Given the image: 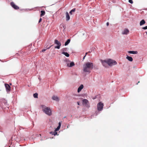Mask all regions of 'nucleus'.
Returning a JSON list of instances; mask_svg holds the SVG:
<instances>
[{
  "label": "nucleus",
  "instance_id": "f257e3e1",
  "mask_svg": "<svg viewBox=\"0 0 147 147\" xmlns=\"http://www.w3.org/2000/svg\"><path fill=\"white\" fill-rule=\"evenodd\" d=\"M93 64L92 63L88 62L85 63L83 65L84 71L90 73L93 68Z\"/></svg>",
  "mask_w": 147,
  "mask_h": 147
},
{
  "label": "nucleus",
  "instance_id": "f03ea898",
  "mask_svg": "<svg viewBox=\"0 0 147 147\" xmlns=\"http://www.w3.org/2000/svg\"><path fill=\"white\" fill-rule=\"evenodd\" d=\"M42 109L43 111L46 114L49 116L52 115L51 110L49 108L42 106Z\"/></svg>",
  "mask_w": 147,
  "mask_h": 147
},
{
  "label": "nucleus",
  "instance_id": "7ed1b4c3",
  "mask_svg": "<svg viewBox=\"0 0 147 147\" xmlns=\"http://www.w3.org/2000/svg\"><path fill=\"white\" fill-rule=\"evenodd\" d=\"M107 60V64L110 66H112L117 64V62L111 59H109Z\"/></svg>",
  "mask_w": 147,
  "mask_h": 147
},
{
  "label": "nucleus",
  "instance_id": "20e7f679",
  "mask_svg": "<svg viewBox=\"0 0 147 147\" xmlns=\"http://www.w3.org/2000/svg\"><path fill=\"white\" fill-rule=\"evenodd\" d=\"M104 104L103 103L101 102H99L97 105V107L98 110V111H102L103 107Z\"/></svg>",
  "mask_w": 147,
  "mask_h": 147
},
{
  "label": "nucleus",
  "instance_id": "39448f33",
  "mask_svg": "<svg viewBox=\"0 0 147 147\" xmlns=\"http://www.w3.org/2000/svg\"><path fill=\"white\" fill-rule=\"evenodd\" d=\"M54 43L55 44L57 45V46H55V49H59L61 45V42L58 41L57 40L55 39L54 40Z\"/></svg>",
  "mask_w": 147,
  "mask_h": 147
},
{
  "label": "nucleus",
  "instance_id": "423d86ee",
  "mask_svg": "<svg viewBox=\"0 0 147 147\" xmlns=\"http://www.w3.org/2000/svg\"><path fill=\"white\" fill-rule=\"evenodd\" d=\"M83 104L85 105V106L88 108L90 107L89 103L88 100L86 99H84L82 101Z\"/></svg>",
  "mask_w": 147,
  "mask_h": 147
},
{
  "label": "nucleus",
  "instance_id": "0eeeda50",
  "mask_svg": "<svg viewBox=\"0 0 147 147\" xmlns=\"http://www.w3.org/2000/svg\"><path fill=\"white\" fill-rule=\"evenodd\" d=\"M11 5L15 9H19V7L17 5H16L14 3L12 2L10 3Z\"/></svg>",
  "mask_w": 147,
  "mask_h": 147
},
{
  "label": "nucleus",
  "instance_id": "6e6552de",
  "mask_svg": "<svg viewBox=\"0 0 147 147\" xmlns=\"http://www.w3.org/2000/svg\"><path fill=\"white\" fill-rule=\"evenodd\" d=\"M101 62L103 66L105 67L107 66V60H101Z\"/></svg>",
  "mask_w": 147,
  "mask_h": 147
},
{
  "label": "nucleus",
  "instance_id": "1a4fd4ad",
  "mask_svg": "<svg viewBox=\"0 0 147 147\" xmlns=\"http://www.w3.org/2000/svg\"><path fill=\"white\" fill-rule=\"evenodd\" d=\"M5 86L7 91H10L11 89V87L9 86V85L8 84H5Z\"/></svg>",
  "mask_w": 147,
  "mask_h": 147
},
{
  "label": "nucleus",
  "instance_id": "9d476101",
  "mask_svg": "<svg viewBox=\"0 0 147 147\" xmlns=\"http://www.w3.org/2000/svg\"><path fill=\"white\" fill-rule=\"evenodd\" d=\"M75 65V64L74 62H71L69 64V63H67V66L68 67H72Z\"/></svg>",
  "mask_w": 147,
  "mask_h": 147
},
{
  "label": "nucleus",
  "instance_id": "9b49d317",
  "mask_svg": "<svg viewBox=\"0 0 147 147\" xmlns=\"http://www.w3.org/2000/svg\"><path fill=\"white\" fill-rule=\"evenodd\" d=\"M129 32V30L127 29H125L122 32V34H127Z\"/></svg>",
  "mask_w": 147,
  "mask_h": 147
},
{
  "label": "nucleus",
  "instance_id": "f8f14e48",
  "mask_svg": "<svg viewBox=\"0 0 147 147\" xmlns=\"http://www.w3.org/2000/svg\"><path fill=\"white\" fill-rule=\"evenodd\" d=\"M84 86L83 85L81 84L79 87L78 89V92L79 93L82 90Z\"/></svg>",
  "mask_w": 147,
  "mask_h": 147
},
{
  "label": "nucleus",
  "instance_id": "ddd939ff",
  "mask_svg": "<svg viewBox=\"0 0 147 147\" xmlns=\"http://www.w3.org/2000/svg\"><path fill=\"white\" fill-rule=\"evenodd\" d=\"M52 98L53 100H56V101H58L59 100V99L58 97L57 96H52Z\"/></svg>",
  "mask_w": 147,
  "mask_h": 147
},
{
  "label": "nucleus",
  "instance_id": "4468645a",
  "mask_svg": "<svg viewBox=\"0 0 147 147\" xmlns=\"http://www.w3.org/2000/svg\"><path fill=\"white\" fill-rule=\"evenodd\" d=\"M66 20L67 21H68L70 19V16L67 12L66 13Z\"/></svg>",
  "mask_w": 147,
  "mask_h": 147
},
{
  "label": "nucleus",
  "instance_id": "2eb2a0df",
  "mask_svg": "<svg viewBox=\"0 0 147 147\" xmlns=\"http://www.w3.org/2000/svg\"><path fill=\"white\" fill-rule=\"evenodd\" d=\"M128 52L130 54H137L138 53V52L137 51H128Z\"/></svg>",
  "mask_w": 147,
  "mask_h": 147
},
{
  "label": "nucleus",
  "instance_id": "dca6fc26",
  "mask_svg": "<svg viewBox=\"0 0 147 147\" xmlns=\"http://www.w3.org/2000/svg\"><path fill=\"white\" fill-rule=\"evenodd\" d=\"M126 58L130 61H132L133 60L132 58L130 56H127L126 57Z\"/></svg>",
  "mask_w": 147,
  "mask_h": 147
},
{
  "label": "nucleus",
  "instance_id": "f3484780",
  "mask_svg": "<svg viewBox=\"0 0 147 147\" xmlns=\"http://www.w3.org/2000/svg\"><path fill=\"white\" fill-rule=\"evenodd\" d=\"M146 22L144 20H142L140 22V25L142 26Z\"/></svg>",
  "mask_w": 147,
  "mask_h": 147
},
{
  "label": "nucleus",
  "instance_id": "a211bd4d",
  "mask_svg": "<svg viewBox=\"0 0 147 147\" xmlns=\"http://www.w3.org/2000/svg\"><path fill=\"white\" fill-rule=\"evenodd\" d=\"M40 12L41 13V14L40 15V17H42L45 15V12L44 11L41 10V11Z\"/></svg>",
  "mask_w": 147,
  "mask_h": 147
},
{
  "label": "nucleus",
  "instance_id": "6ab92c4d",
  "mask_svg": "<svg viewBox=\"0 0 147 147\" xmlns=\"http://www.w3.org/2000/svg\"><path fill=\"white\" fill-rule=\"evenodd\" d=\"M70 39H68L65 43V45L66 46L67 45L69 44V43L70 42Z\"/></svg>",
  "mask_w": 147,
  "mask_h": 147
},
{
  "label": "nucleus",
  "instance_id": "aec40b11",
  "mask_svg": "<svg viewBox=\"0 0 147 147\" xmlns=\"http://www.w3.org/2000/svg\"><path fill=\"white\" fill-rule=\"evenodd\" d=\"M62 54H63L66 56L67 57H69V54L67 52H63L62 53Z\"/></svg>",
  "mask_w": 147,
  "mask_h": 147
},
{
  "label": "nucleus",
  "instance_id": "412c9836",
  "mask_svg": "<svg viewBox=\"0 0 147 147\" xmlns=\"http://www.w3.org/2000/svg\"><path fill=\"white\" fill-rule=\"evenodd\" d=\"M75 9H76L75 8H74V9H72L70 11L69 13H70V14L71 15L72 14V13L75 12Z\"/></svg>",
  "mask_w": 147,
  "mask_h": 147
},
{
  "label": "nucleus",
  "instance_id": "4be33fe9",
  "mask_svg": "<svg viewBox=\"0 0 147 147\" xmlns=\"http://www.w3.org/2000/svg\"><path fill=\"white\" fill-rule=\"evenodd\" d=\"M33 96L35 98H37L38 97V94L37 93H35L33 94Z\"/></svg>",
  "mask_w": 147,
  "mask_h": 147
},
{
  "label": "nucleus",
  "instance_id": "5701e85b",
  "mask_svg": "<svg viewBox=\"0 0 147 147\" xmlns=\"http://www.w3.org/2000/svg\"><path fill=\"white\" fill-rule=\"evenodd\" d=\"M60 127L59 126H58L57 127V128L55 129V131H57L59 130Z\"/></svg>",
  "mask_w": 147,
  "mask_h": 147
},
{
  "label": "nucleus",
  "instance_id": "b1692460",
  "mask_svg": "<svg viewBox=\"0 0 147 147\" xmlns=\"http://www.w3.org/2000/svg\"><path fill=\"white\" fill-rule=\"evenodd\" d=\"M129 2L131 4L133 3V1L132 0H129Z\"/></svg>",
  "mask_w": 147,
  "mask_h": 147
},
{
  "label": "nucleus",
  "instance_id": "393cba45",
  "mask_svg": "<svg viewBox=\"0 0 147 147\" xmlns=\"http://www.w3.org/2000/svg\"><path fill=\"white\" fill-rule=\"evenodd\" d=\"M142 29L144 30H146L147 29V26L143 27L142 28Z\"/></svg>",
  "mask_w": 147,
  "mask_h": 147
},
{
  "label": "nucleus",
  "instance_id": "a878e982",
  "mask_svg": "<svg viewBox=\"0 0 147 147\" xmlns=\"http://www.w3.org/2000/svg\"><path fill=\"white\" fill-rule=\"evenodd\" d=\"M56 131H55L54 132V133L53 134V135H54V136L56 135L57 134V133Z\"/></svg>",
  "mask_w": 147,
  "mask_h": 147
},
{
  "label": "nucleus",
  "instance_id": "bb28decb",
  "mask_svg": "<svg viewBox=\"0 0 147 147\" xmlns=\"http://www.w3.org/2000/svg\"><path fill=\"white\" fill-rule=\"evenodd\" d=\"M42 19L41 18H40L39 20L38 21V23H39L40 22L42 21Z\"/></svg>",
  "mask_w": 147,
  "mask_h": 147
},
{
  "label": "nucleus",
  "instance_id": "cd10ccee",
  "mask_svg": "<svg viewBox=\"0 0 147 147\" xmlns=\"http://www.w3.org/2000/svg\"><path fill=\"white\" fill-rule=\"evenodd\" d=\"M50 133L51 134H52V135H53V134L54 133V132H50Z\"/></svg>",
  "mask_w": 147,
  "mask_h": 147
},
{
  "label": "nucleus",
  "instance_id": "c85d7f7f",
  "mask_svg": "<svg viewBox=\"0 0 147 147\" xmlns=\"http://www.w3.org/2000/svg\"><path fill=\"white\" fill-rule=\"evenodd\" d=\"M58 126H59L60 127H61V123L59 122V125Z\"/></svg>",
  "mask_w": 147,
  "mask_h": 147
},
{
  "label": "nucleus",
  "instance_id": "c756f323",
  "mask_svg": "<svg viewBox=\"0 0 147 147\" xmlns=\"http://www.w3.org/2000/svg\"><path fill=\"white\" fill-rule=\"evenodd\" d=\"M46 49H44L42 50V52H44L46 51Z\"/></svg>",
  "mask_w": 147,
  "mask_h": 147
},
{
  "label": "nucleus",
  "instance_id": "7c9ffc66",
  "mask_svg": "<svg viewBox=\"0 0 147 147\" xmlns=\"http://www.w3.org/2000/svg\"><path fill=\"white\" fill-rule=\"evenodd\" d=\"M52 45H51V46L50 47H49L48 48H47V49H49L51 48V47H52Z\"/></svg>",
  "mask_w": 147,
  "mask_h": 147
},
{
  "label": "nucleus",
  "instance_id": "2f4dec72",
  "mask_svg": "<svg viewBox=\"0 0 147 147\" xmlns=\"http://www.w3.org/2000/svg\"><path fill=\"white\" fill-rule=\"evenodd\" d=\"M109 23L108 22H107V26H109Z\"/></svg>",
  "mask_w": 147,
  "mask_h": 147
},
{
  "label": "nucleus",
  "instance_id": "473e14b6",
  "mask_svg": "<svg viewBox=\"0 0 147 147\" xmlns=\"http://www.w3.org/2000/svg\"><path fill=\"white\" fill-rule=\"evenodd\" d=\"M87 54V53H86V55H85V56L84 57H83V59H84V58H85V57L86 56V55Z\"/></svg>",
  "mask_w": 147,
  "mask_h": 147
},
{
  "label": "nucleus",
  "instance_id": "72a5a7b5",
  "mask_svg": "<svg viewBox=\"0 0 147 147\" xmlns=\"http://www.w3.org/2000/svg\"><path fill=\"white\" fill-rule=\"evenodd\" d=\"M77 104H78V105H80V103H79V102H77Z\"/></svg>",
  "mask_w": 147,
  "mask_h": 147
},
{
  "label": "nucleus",
  "instance_id": "f704fd0d",
  "mask_svg": "<svg viewBox=\"0 0 147 147\" xmlns=\"http://www.w3.org/2000/svg\"><path fill=\"white\" fill-rule=\"evenodd\" d=\"M139 82H139H139H138V83H139Z\"/></svg>",
  "mask_w": 147,
  "mask_h": 147
},
{
  "label": "nucleus",
  "instance_id": "c9c22d12",
  "mask_svg": "<svg viewBox=\"0 0 147 147\" xmlns=\"http://www.w3.org/2000/svg\"><path fill=\"white\" fill-rule=\"evenodd\" d=\"M40 136H41V135L40 134Z\"/></svg>",
  "mask_w": 147,
  "mask_h": 147
}]
</instances>
